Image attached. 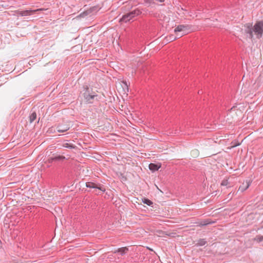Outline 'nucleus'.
<instances>
[{
    "mask_svg": "<svg viewBox=\"0 0 263 263\" xmlns=\"http://www.w3.org/2000/svg\"><path fill=\"white\" fill-rule=\"evenodd\" d=\"M244 32L247 37L252 40L254 34L258 39H260L263 35V21H257L253 26L252 23H247L244 25Z\"/></svg>",
    "mask_w": 263,
    "mask_h": 263,
    "instance_id": "1",
    "label": "nucleus"
},
{
    "mask_svg": "<svg viewBox=\"0 0 263 263\" xmlns=\"http://www.w3.org/2000/svg\"><path fill=\"white\" fill-rule=\"evenodd\" d=\"M83 88L84 91L83 96L85 102L88 104H92L97 95L93 91L92 88H89L87 85H84Z\"/></svg>",
    "mask_w": 263,
    "mask_h": 263,
    "instance_id": "2",
    "label": "nucleus"
},
{
    "mask_svg": "<svg viewBox=\"0 0 263 263\" xmlns=\"http://www.w3.org/2000/svg\"><path fill=\"white\" fill-rule=\"evenodd\" d=\"M86 186L90 189H97L103 192H105L106 189L103 184L100 183H95L92 182H87L86 183Z\"/></svg>",
    "mask_w": 263,
    "mask_h": 263,
    "instance_id": "3",
    "label": "nucleus"
},
{
    "mask_svg": "<svg viewBox=\"0 0 263 263\" xmlns=\"http://www.w3.org/2000/svg\"><path fill=\"white\" fill-rule=\"evenodd\" d=\"M41 9H37L36 10H26L24 11H20L17 10L16 12V13L17 15H20L21 16H28V15H31L33 14L36 13L37 12L41 11Z\"/></svg>",
    "mask_w": 263,
    "mask_h": 263,
    "instance_id": "4",
    "label": "nucleus"
},
{
    "mask_svg": "<svg viewBox=\"0 0 263 263\" xmlns=\"http://www.w3.org/2000/svg\"><path fill=\"white\" fill-rule=\"evenodd\" d=\"M99 10V8L98 6H93V7H90L89 9H88L86 11L81 13L80 16L81 17H85L88 15L90 14L91 13L98 11Z\"/></svg>",
    "mask_w": 263,
    "mask_h": 263,
    "instance_id": "5",
    "label": "nucleus"
},
{
    "mask_svg": "<svg viewBox=\"0 0 263 263\" xmlns=\"http://www.w3.org/2000/svg\"><path fill=\"white\" fill-rule=\"evenodd\" d=\"M70 128L69 125L64 123H59L57 126V131L59 133H64Z\"/></svg>",
    "mask_w": 263,
    "mask_h": 263,
    "instance_id": "6",
    "label": "nucleus"
},
{
    "mask_svg": "<svg viewBox=\"0 0 263 263\" xmlns=\"http://www.w3.org/2000/svg\"><path fill=\"white\" fill-rule=\"evenodd\" d=\"M66 158L64 156H53L52 157L49 158L48 161L49 163H52L53 161H62L64 160Z\"/></svg>",
    "mask_w": 263,
    "mask_h": 263,
    "instance_id": "7",
    "label": "nucleus"
},
{
    "mask_svg": "<svg viewBox=\"0 0 263 263\" xmlns=\"http://www.w3.org/2000/svg\"><path fill=\"white\" fill-rule=\"evenodd\" d=\"M190 28V26L188 25H179L175 29L174 32L185 31L188 30Z\"/></svg>",
    "mask_w": 263,
    "mask_h": 263,
    "instance_id": "8",
    "label": "nucleus"
},
{
    "mask_svg": "<svg viewBox=\"0 0 263 263\" xmlns=\"http://www.w3.org/2000/svg\"><path fill=\"white\" fill-rule=\"evenodd\" d=\"M130 14L132 18L134 19L135 17L141 15L142 13V11L140 8H137L135 9L128 12Z\"/></svg>",
    "mask_w": 263,
    "mask_h": 263,
    "instance_id": "9",
    "label": "nucleus"
},
{
    "mask_svg": "<svg viewBox=\"0 0 263 263\" xmlns=\"http://www.w3.org/2000/svg\"><path fill=\"white\" fill-rule=\"evenodd\" d=\"M133 18L131 16L129 12H127L124 14H123L121 18H120L119 22H124L127 23L132 20Z\"/></svg>",
    "mask_w": 263,
    "mask_h": 263,
    "instance_id": "10",
    "label": "nucleus"
},
{
    "mask_svg": "<svg viewBox=\"0 0 263 263\" xmlns=\"http://www.w3.org/2000/svg\"><path fill=\"white\" fill-rule=\"evenodd\" d=\"M128 251V248L126 247H122V248H118L117 250H115L112 252L114 254L118 253L121 255H124Z\"/></svg>",
    "mask_w": 263,
    "mask_h": 263,
    "instance_id": "11",
    "label": "nucleus"
},
{
    "mask_svg": "<svg viewBox=\"0 0 263 263\" xmlns=\"http://www.w3.org/2000/svg\"><path fill=\"white\" fill-rule=\"evenodd\" d=\"M160 167V164H155L151 163L149 164V169L152 172L158 171Z\"/></svg>",
    "mask_w": 263,
    "mask_h": 263,
    "instance_id": "12",
    "label": "nucleus"
},
{
    "mask_svg": "<svg viewBox=\"0 0 263 263\" xmlns=\"http://www.w3.org/2000/svg\"><path fill=\"white\" fill-rule=\"evenodd\" d=\"M251 182L250 181H247L246 183H243L242 185H241L239 187V190L241 192H243L245 190H246L250 185Z\"/></svg>",
    "mask_w": 263,
    "mask_h": 263,
    "instance_id": "13",
    "label": "nucleus"
},
{
    "mask_svg": "<svg viewBox=\"0 0 263 263\" xmlns=\"http://www.w3.org/2000/svg\"><path fill=\"white\" fill-rule=\"evenodd\" d=\"M29 122L32 123L36 119V113L35 111L31 110L30 115H29Z\"/></svg>",
    "mask_w": 263,
    "mask_h": 263,
    "instance_id": "14",
    "label": "nucleus"
},
{
    "mask_svg": "<svg viewBox=\"0 0 263 263\" xmlns=\"http://www.w3.org/2000/svg\"><path fill=\"white\" fill-rule=\"evenodd\" d=\"M142 202L152 207H154V203L152 201L147 198H143L142 199Z\"/></svg>",
    "mask_w": 263,
    "mask_h": 263,
    "instance_id": "15",
    "label": "nucleus"
},
{
    "mask_svg": "<svg viewBox=\"0 0 263 263\" xmlns=\"http://www.w3.org/2000/svg\"><path fill=\"white\" fill-rule=\"evenodd\" d=\"M206 243V241L205 240V239H200L198 240V242L196 245L197 246H202L205 245Z\"/></svg>",
    "mask_w": 263,
    "mask_h": 263,
    "instance_id": "16",
    "label": "nucleus"
},
{
    "mask_svg": "<svg viewBox=\"0 0 263 263\" xmlns=\"http://www.w3.org/2000/svg\"><path fill=\"white\" fill-rule=\"evenodd\" d=\"M63 146L65 148H74V146L73 144H69L68 143H65L63 144Z\"/></svg>",
    "mask_w": 263,
    "mask_h": 263,
    "instance_id": "17",
    "label": "nucleus"
},
{
    "mask_svg": "<svg viewBox=\"0 0 263 263\" xmlns=\"http://www.w3.org/2000/svg\"><path fill=\"white\" fill-rule=\"evenodd\" d=\"M255 240L257 241L258 242H260L263 240V236L261 235H257L254 238Z\"/></svg>",
    "mask_w": 263,
    "mask_h": 263,
    "instance_id": "18",
    "label": "nucleus"
},
{
    "mask_svg": "<svg viewBox=\"0 0 263 263\" xmlns=\"http://www.w3.org/2000/svg\"><path fill=\"white\" fill-rule=\"evenodd\" d=\"M141 10L142 11V14L143 15H147L148 14V11H149L146 8H141Z\"/></svg>",
    "mask_w": 263,
    "mask_h": 263,
    "instance_id": "19",
    "label": "nucleus"
},
{
    "mask_svg": "<svg viewBox=\"0 0 263 263\" xmlns=\"http://www.w3.org/2000/svg\"><path fill=\"white\" fill-rule=\"evenodd\" d=\"M229 184V182L228 179H223L221 183V185L222 186H226Z\"/></svg>",
    "mask_w": 263,
    "mask_h": 263,
    "instance_id": "20",
    "label": "nucleus"
},
{
    "mask_svg": "<svg viewBox=\"0 0 263 263\" xmlns=\"http://www.w3.org/2000/svg\"><path fill=\"white\" fill-rule=\"evenodd\" d=\"M169 38H170V39H169V40H168L174 41V40H176L177 37H175V36H174V35H171V36H169Z\"/></svg>",
    "mask_w": 263,
    "mask_h": 263,
    "instance_id": "21",
    "label": "nucleus"
},
{
    "mask_svg": "<svg viewBox=\"0 0 263 263\" xmlns=\"http://www.w3.org/2000/svg\"><path fill=\"white\" fill-rule=\"evenodd\" d=\"M154 0H145V2L146 3L151 4L154 3Z\"/></svg>",
    "mask_w": 263,
    "mask_h": 263,
    "instance_id": "22",
    "label": "nucleus"
},
{
    "mask_svg": "<svg viewBox=\"0 0 263 263\" xmlns=\"http://www.w3.org/2000/svg\"><path fill=\"white\" fill-rule=\"evenodd\" d=\"M152 16H153L154 17H157L158 16V14L157 13H152Z\"/></svg>",
    "mask_w": 263,
    "mask_h": 263,
    "instance_id": "23",
    "label": "nucleus"
},
{
    "mask_svg": "<svg viewBox=\"0 0 263 263\" xmlns=\"http://www.w3.org/2000/svg\"><path fill=\"white\" fill-rule=\"evenodd\" d=\"M152 13H154V12H153V11H148V15H151H151H152Z\"/></svg>",
    "mask_w": 263,
    "mask_h": 263,
    "instance_id": "24",
    "label": "nucleus"
},
{
    "mask_svg": "<svg viewBox=\"0 0 263 263\" xmlns=\"http://www.w3.org/2000/svg\"><path fill=\"white\" fill-rule=\"evenodd\" d=\"M2 241L1 240H0V249L2 248Z\"/></svg>",
    "mask_w": 263,
    "mask_h": 263,
    "instance_id": "25",
    "label": "nucleus"
},
{
    "mask_svg": "<svg viewBox=\"0 0 263 263\" xmlns=\"http://www.w3.org/2000/svg\"><path fill=\"white\" fill-rule=\"evenodd\" d=\"M186 33V32H184V33H183V34L182 35H181L180 36V37H181V36H183V35H185Z\"/></svg>",
    "mask_w": 263,
    "mask_h": 263,
    "instance_id": "26",
    "label": "nucleus"
},
{
    "mask_svg": "<svg viewBox=\"0 0 263 263\" xmlns=\"http://www.w3.org/2000/svg\"><path fill=\"white\" fill-rule=\"evenodd\" d=\"M200 93H201V91H199L198 93L199 94Z\"/></svg>",
    "mask_w": 263,
    "mask_h": 263,
    "instance_id": "27",
    "label": "nucleus"
},
{
    "mask_svg": "<svg viewBox=\"0 0 263 263\" xmlns=\"http://www.w3.org/2000/svg\"><path fill=\"white\" fill-rule=\"evenodd\" d=\"M200 93H201V91H199L198 93L199 94Z\"/></svg>",
    "mask_w": 263,
    "mask_h": 263,
    "instance_id": "28",
    "label": "nucleus"
},
{
    "mask_svg": "<svg viewBox=\"0 0 263 263\" xmlns=\"http://www.w3.org/2000/svg\"><path fill=\"white\" fill-rule=\"evenodd\" d=\"M39 120H40V118L39 119L38 121H37V123L39 122Z\"/></svg>",
    "mask_w": 263,
    "mask_h": 263,
    "instance_id": "29",
    "label": "nucleus"
},
{
    "mask_svg": "<svg viewBox=\"0 0 263 263\" xmlns=\"http://www.w3.org/2000/svg\"><path fill=\"white\" fill-rule=\"evenodd\" d=\"M239 145V144H235V146H237V145Z\"/></svg>",
    "mask_w": 263,
    "mask_h": 263,
    "instance_id": "30",
    "label": "nucleus"
}]
</instances>
